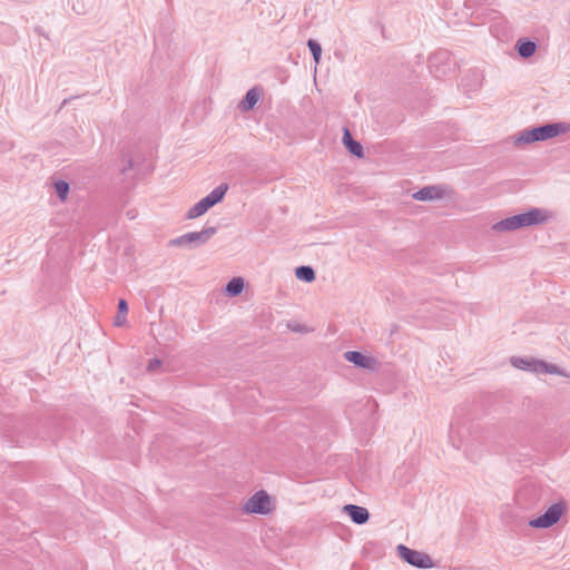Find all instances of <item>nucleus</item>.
Masks as SVG:
<instances>
[{
  "mask_svg": "<svg viewBox=\"0 0 570 570\" xmlns=\"http://www.w3.org/2000/svg\"><path fill=\"white\" fill-rule=\"evenodd\" d=\"M228 190L227 184H220L216 188H214L207 196L197 202L193 207H190L186 214L187 219H195L202 215H204L207 210H209L213 206L220 203L226 193Z\"/></svg>",
  "mask_w": 570,
  "mask_h": 570,
  "instance_id": "obj_2",
  "label": "nucleus"
},
{
  "mask_svg": "<svg viewBox=\"0 0 570 570\" xmlns=\"http://www.w3.org/2000/svg\"><path fill=\"white\" fill-rule=\"evenodd\" d=\"M534 366H537V374H557L560 376H568V374L564 372V370L560 368L558 365L552 363H547L542 360H539V362L534 363Z\"/></svg>",
  "mask_w": 570,
  "mask_h": 570,
  "instance_id": "obj_16",
  "label": "nucleus"
},
{
  "mask_svg": "<svg viewBox=\"0 0 570 570\" xmlns=\"http://www.w3.org/2000/svg\"><path fill=\"white\" fill-rule=\"evenodd\" d=\"M515 50L521 58H530L535 53L537 43L528 38H521L515 43Z\"/></svg>",
  "mask_w": 570,
  "mask_h": 570,
  "instance_id": "obj_14",
  "label": "nucleus"
},
{
  "mask_svg": "<svg viewBox=\"0 0 570 570\" xmlns=\"http://www.w3.org/2000/svg\"><path fill=\"white\" fill-rule=\"evenodd\" d=\"M134 161L131 159L128 160L127 165H125L121 169L122 174H126L128 170L132 169Z\"/></svg>",
  "mask_w": 570,
  "mask_h": 570,
  "instance_id": "obj_25",
  "label": "nucleus"
},
{
  "mask_svg": "<svg viewBox=\"0 0 570 570\" xmlns=\"http://www.w3.org/2000/svg\"><path fill=\"white\" fill-rule=\"evenodd\" d=\"M535 362H539V360L533 358V357H512L511 358V364L514 367H517L519 370H523V371H529L532 373H537V366H534Z\"/></svg>",
  "mask_w": 570,
  "mask_h": 570,
  "instance_id": "obj_17",
  "label": "nucleus"
},
{
  "mask_svg": "<svg viewBox=\"0 0 570 570\" xmlns=\"http://www.w3.org/2000/svg\"><path fill=\"white\" fill-rule=\"evenodd\" d=\"M443 188L438 185L425 186L413 194V198L421 202L439 199L443 196Z\"/></svg>",
  "mask_w": 570,
  "mask_h": 570,
  "instance_id": "obj_12",
  "label": "nucleus"
},
{
  "mask_svg": "<svg viewBox=\"0 0 570 570\" xmlns=\"http://www.w3.org/2000/svg\"><path fill=\"white\" fill-rule=\"evenodd\" d=\"M127 313H128V303L126 299L120 298L118 302V312L114 318L115 326H122L127 322Z\"/></svg>",
  "mask_w": 570,
  "mask_h": 570,
  "instance_id": "obj_20",
  "label": "nucleus"
},
{
  "mask_svg": "<svg viewBox=\"0 0 570 570\" xmlns=\"http://www.w3.org/2000/svg\"><path fill=\"white\" fill-rule=\"evenodd\" d=\"M452 58L448 50H439L430 56L429 68L435 78H442L451 71Z\"/></svg>",
  "mask_w": 570,
  "mask_h": 570,
  "instance_id": "obj_7",
  "label": "nucleus"
},
{
  "mask_svg": "<svg viewBox=\"0 0 570 570\" xmlns=\"http://www.w3.org/2000/svg\"><path fill=\"white\" fill-rule=\"evenodd\" d=\"M261 94H262L261 87L254 86L253 88H250L245 94L243 99L239 101V104L237 106L238 109L242 112H248V111L253 110L261 98Z\"/></svg>",
  "mask_w": 570,
  "mask_h": 570,
  "instance_id": "obj_11",
  "label": "nucleus"
},
{
  "mask_svg": "<svg viewBox=\"0 0 570 570\" xmlns=\"http://www.w3.org/2000/svg\"><path fill=\"white\" fill-rule=\"evenodd\" d=\"M396 550L402 560L415 568L431 569L434 567L432 558L425 552L411 549L404 544H399Z\"/></svg>",
  "mask_w": 570,
  "mask_h": 570,
  "instance_id": "obj_6",
  "label": "nucleus"
},
{
  "mask_svg": "<svg viewBox=\"0 0 570 570\" xmlns=\"http://www.w3.org/2000/svg\"><path fill=\"white\" fill-rule=\"evenodd\" d=\"M271 498L264 490L253 494L244 505L248 513L267 514L271 511Z\"/></svg>",
  "mask_w": 570,
  "mask_h": 570,
  "instance_id": "obj_8",
  "label": "nucleus"
},
{
  "mask_svg": "<svg viewBox=\"0 0 570 570\" xmlns=\"http://www.w3.org/2000/svg\"><path fill=\"white\" fill-rule=\"evenodd\" d=\"M397 331V325H393L391 328V335H393Z\"/></svg>",
  "mask_w": 570,
  "mask_h": 570,
  "instance_id": "obj_26",
  "label": "nucleus"
},
{
  "mask_svg": "<svg viewBox=\"0 0 570 570\" xmlns=\"http://www.w3.org/2000/svg\"><path fill=\"white\" fill-rule=\"evenodd\" d=\"M245 282L242 277H234L226 284L225 293L229 297H236L242 294Z\"/></svg>",
  "mask_w": 570,
  "mask_h": 570,
  "instance_id": "obj_18",
  "label": "nucleus"
},
{
  "mask_svg": "<svg viewBox=\"0 0 570 570\" xmlns=\"http://www.w3.org/2000/svg\"><path fill=\"white\" fill-rule=\"evenodd\" d=\"M491 229L495 233H508V232L518 230L515 216L512 215V216H509L507 218H503V219L494 223L491 226Z\"/></svg>",
  "mask_w": 570,
  "mask_h": 570,
  "instance_id": "obj_15",
  "label": "nucleus"
},
{
  "mask_svg": "<svg viewBox=\"0 0 570 570\" xmlns=\"http://www.w3.org/2000/svg\"><path fill=\"white\" fill-rule=\"evenodd\" d=\"M343 145L348 153L357 158L364 157L363 146L353 138L351 131L345 127L343 131Z\"/></svg>",
  "mask_w": 570,
  "mask_h": 570,
  "instance_id": "obj_13",
  "label": "nucleus"
},
{
  "mask_svg": "<svg viewBox=\"0 0 570 570\" xmlns=\"http://www.w3.org/2000/svg\"><path fill=\"white\" fill-rule=\"evenodd\" d=\"M514 216L518 229L543 225L550 219L549 212L539 207H530L528 210L515 214Z\"/></svg>",
  "mask_w": 570,
  "mask_h": 570,
  "instance_id": "obj_5",
  "label": "nucleus"
},
{
  "mask_svg": "<svg viewBox=\"0 0 570 570\" xmlns=\"http://www.w3.org/2000/svg\"><path fill=\"white\" fill-rule=\"evenodd\" d=\"M295 276L297 279L305 283H311L315 279V271L312 266L302 265L295 268Z\"/></svg>",
  "mask_w": 570,
  "mask_h": 570,
  "instance_id": "obj_19",
  "label": "nucleus"
},
{
  "mask_svg": "<svg viewBox=\"0 0 570 570\" xmlns=\"http://www.w3.org/2000/svg\"><path fill=\"white\" fill-rule=\"evenodd\" d=\"M566 510L563 501L556 502L543 514L531 519L529 525L534 529H548L559 522Z\"/></svg>",
  "mask_w": 570,
  "mask_h": 570,
  "instance_id": "obj_4",
  "label": "nucleus"
},
{
  "mask_svg": "<svg viewBox=\"0 0 570 570\" xmlns=\"http://www.w3.org/2000/svg\"><path fill=\"white\" fill-rule=\"evenodd\" d=\"M344 357L350 363L364 370H375L379 364L374 357L367 356L360 351H347L344 353Z\"/></svg>",
  "mask_w": 570,
  "mask_h": 570,
  "instance_id": "obj_9",
  "label": "nucleus"
},
{
  "mask_svg": "<svg viewBox=\"0 0 570 570\" xmlns=\"http://www.w3.org/2000/svg\"><path fill=\"white\" fill-rule=\"evenodd\" d=\"M307 47L311 51V55L315 61V63H320L322 57V47L321 43L315 39L307 40Z\"/></svg>",
  "mask_w": 570,
  "mask_h": 570,
  "instance_id": "obj_22",
  "label": "nucleus"
},
{
  "mask_svg": "<svg viewBox=\"0 0 570 570\" xmlns=\"http://www.w3.org/2000/svg\"><path fill=\"white\" fill-rule=\"evenodd\" d=\"M570 125L567 122H547L544 125L527 128L514 138V145H528L544 141L559 135L567 134Z\"/></svg>",
  "mask_w": 570,
  "mask_h": 570,
  "instance_id": "obj_1",
  "label": "nucleus"
},
{
  "mask_svg": "<svg viewBox=\"0 0 570 570\" xmlns=\"http://www.w3.org/2000/svg\"><path fill=\"white\" fill-rule=\"evenodd\" d=\"M216 233L215 227H205L200 232H190L181 236L170 239L167 243L168 247H199L205 245L206 242Z\"/></svg>",
  "mask_w": 570,
  "mask_h": 570,
  "instance_id": "obj_3",
  "label": "nucleus"
},
{
  "mask_svg": "<svg viewBox=\"0 0 570 570\" xmlns=\"http://www.w3.org/2000/svg\"><path fill=\"white\" fill-rule=\"evenodd\" d=\"M53 188L60 200H66L70 190V186L66 180L58 179L53 183Z\"/></svg>",
  "mask_w": 570,
  "mask_h": 570,
  "instance_id": "obj_21",
  "label": "nucleus"
},
{
  "mask_svg": "<svg viewBox=\"0 0 570 570\" xmlns=\"http://www.w3.org/2000/svg\"><path fill=\"white\" fill-rule=\"evenodd\" d=\"M161 364L160 360L158 358H151L148 363V366H147V370L148 371H154L155 368L159 367Z\"/></svg>",
  "mask_w": 570,
  "mask_h": 570,
  "instance_id": "obj_24",
  "label": "nucleus"
},
{
  "mask_svg": "<svg viewBox=\"0 0 570 570\" xmlns=\"http://www.w3.org/2000/svg\"><path fill=\"white\" fill-rule=\"evenodd\" d=\"M343 511L358 525L365 524L370 519L368 510L361 505L346 504L343 507Z\"/></svg>",
  "mask_w": 570,
  "mask_h": 570,
  "instance_id": "obj_10",
  "label": "nucleus"
},
{
  "mask_svg": "<svg viewBox=\"0 0 570 570\" xmlns=\"http://www.w3.org/2000/svg\"><path fill=\"white\" fill-rule=\"evenodd\" d=\"M490 3L489 0H465L464 6L466 9L474 10L478 12L479 8Z\"/></svg>",
  "mask_w": 570,
  "mask_h": 570,
  "instance_id": "obj_23",
  "label": "nucleus"
}]
</instances>
